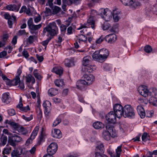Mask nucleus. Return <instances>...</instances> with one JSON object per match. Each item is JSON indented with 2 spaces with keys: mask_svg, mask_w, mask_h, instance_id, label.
Returning a JSON list of instances; mask_svg holds the SVG:
<instances>
[{
  "mask_svg": "<svg viewBox=\"0 0 157 157\" xmlns=\"http://www.w3.org/2000/svg\"><path fill=\"white\" fill-rule=\"evenodd\" d=\"M76 37L78 40V42L79 43H80L81 41L84 42L85 43L87 41V37L82 34L78 35L76 36Z\"/></svg>",
  "mask_w": 157,
  "mask_h": 157,
  "instance_id": "nucleus-23",
  "label": "nucleus"
},
{
  "mask_svg": "<svg viewBox=\"0 0 157 157\" xmlns=\"http://www.w3.org/2000/svg\"><path fill=\"white\" fill-rule=\"evenodd\" d=\"M13 18H12L11 17L10 18V19H9L8 20V25H9L11 26L13 24V22L14 20H15L16 19V17L13 15L12 16Z\"/></svg>",
  "mask_w": 157,
  "mask_h": 157,
  "instance_id": "nucleus-52",
  "label": "nucleus"
},
{
  "mask_svg": "<svg viewBox=\"0 0 157 157\" xmlns=\"http://www.w3.org/2000/svg\"><path fill=\"white\" fill-rule=\"evenodd\" d=\"M106 130H109V131L111 134V137L114 138L117 137V135L116 130L112 125L108 124L106 126Z\"/></svg>",
  "mask_w": 157,
  "mask_h": 157,
  "instance_id": "nucleus-13",
  "label": "nucleus"
},
{
  "mask_svg": "<svg viewBox=\"0 0 157 157\" xmlns=\"http://www.w3.org/2000/svg\"><path fill=\"white\" fill-rule=\"evenodd\" d=\"M22 140L21 138L16 135L11 136L8 140V143L9 144L13 147H15L16 146V143L20 142Z\"/></svg>",
  "mask_w": 157,
  "mask_h": 157,
  "instance_id": "nucleus-7",
  "label": "nucleus"
},
{
  "mask_svg": "<svg viewBox=\"0 0 157 157\" xmlns=\"http://www.w3.org/2000/svg\"><path fill=\"white\" fill-rule=\"evenodd\" d=\"M52 136L55 138H60L62 137V133L61 131L58 129H54V131L52 132Z\"/></svg>",
  "mask_w": 157,
  "mask_h": 157,
  "instance_id": "nucleus-18",
  "label": "nucleus"
},
{
  "mask_svg": "<svg viewBox=\"0 0 157 157\" xmlns=\"http://www.w3.org/2000/svg\"><path fill=\"white\" fill-rule=\"evenodd\" d=\"M43 106L45 109L46 107H48V106H51V103L49 101L46 100L44 101L43 104Z\"/></svg>",
  "mask_w": 157,
  "mask_h": 157,
  "instance_id": "nucleus-54",
  "label": "nucleus"
},
{
  "mask_svg": "<svg viewBox=\"0 0 157 157\" xmlns=\"http://www.w3.org/2000/svg\"><path fill=\"white\" fill-rule=\"evenodd\" d=\"M122 145H121L118 146L116 150V152L117 154L116 157H120V155L121 151Z\"/></svg>",
  "mask_w": 157,
  "mask_h": 157,
  "instance_id": "nucleus-43",
  "label": "nucleus"
},
{
  "mask_svg": "<svg viewBox=\"0 0 157 157\" xmlns=\"http://www.w3.org/2000/svg\"><path fill=\"white\" fill-rule=\"evenodd\" d=\"M82 70H84V71L85 72L91 73L92 71H93V66H89L87 65L84 67V68H83Z\"/></svg>",
  "mask_w": 157,
  "mask_h": 157,
  "instance_id": "nucleus-33",
  "label": "nucleus"
},
{
  "mask_svg": "<svg viewBox=\"0 0 157 157\" xmlns=\"http://www.w3.org/2000/svg\"><path fill=\"white\" fill-rule=\"evenodd\" d=\"M93 126L96 129H101L104 127V124L100 122L97 121L93 124Z\"/></svg>",
  "mask_w": 157,
  "mask_h": 157,
  "instance_id": "nucleus-25",
  "label": "nucleus"
},
{
  "mask_svg": "<svg viewBox=\"0 0 157 157\" xmlns=\"http://www.w3.org/2000/svg\"><path fill=\"white\" fill-rule=\"evenodd\" d=\"M144 50L146 52L149 53L152 51V48L150 45H147L144 47Z\"/></svg>",
  "mask_w": 157,
  "mask_h": 157,
  "instance_id": "nucleus-53",
  "label": "nucleus"
},
{
  "mask_svg": "<svg viewBox=\"0 0 157 157\" xmlns=\"http://www.w3.org/2000/svg\"><path fill=\"white\" fill-rule=\"evenodd\" d=\"M21 72V70L20 68L18 69L17 71V75L16 76L15 78L12 81V84L16 86L20 82V76Z\"/></svg>",
  "mask_w": 157,
  "mask_h": 157,
  "instance_id": "nucleus-16",
  "label": "nucleus"
},
{
  "mask_svg": "<svg viewBox=\"0 0 157 157\" xmlns=\"http://www.w3.org/2000/svg\"><path fill=\"white\" fill-rule=\"evenodd\" d=\"M70 25V24H68L67 26H66L64 25H62L60 26V30L62 33H64L66 32L67 26H68Z\"/></svg>",
  "mask_w": 157,
  "mask_h": 157,
  "instance_id": "nucleus-47",
  "label": "nucleus"
},
{
  "mask_svg": "<svg viewBox=\"0 0 157 157\" xmlns=\"http://www.w3.org/2000/svg\"><path fill=\"white\" fill-rule=\"evenodd\" d=\"M21 4L20 3L17 5H9L6 6V8L8 10L15 11L18 12L21 6Z\"/></svg>",
  "mask_w": 157,
  "mask_h": 157,
  "instance_id": "nucleus-17",
  "label": "nucleus"
},
{
  "mask_svg": "<svg viewBox=\"0 0 157 157\" xmlns=\"http://www.w3.org/2000/svg\"><path fill=\"white\" fill-rule=\"evenodd\" d=\"M22 54L23 56L26 59L29 56L28 52L25 49L22 52Z\"/></svg>",
  "mask_w": 157,
  "mask_h": 157,
  "instance_id": "nucleus-61",
  "label": "nucleus"
},
{
  "mask_svg": "<svg viewBox=\"0 0 157 157\" xmlns=\"http://www.w3.org/2000/svg\"><path fill=\"white\" fill-rule=\"evenodd\" d=\"M116 117L117 115L114 112L111 111L106 115L105 118L109 123L114 124L117 121Z\"/></svg>",
  "mask_w": 157,
  "mask_h": 157,
  "instance_id": "nucleus-9",
  "label": "nucleus"
},
{
  "mask_svg": "<svg viewBox=\"0 0 157 157\" xmlns=\"http://www.w3.org/2000/svg\"><path fill=\"white\" fill-rule=\"evenodd\" d=\"M87 27V26L85 25H82L78 29H80L84 28L82 30L80 31L81 34H85L87 31V29L86 28Z\"/></svg>",
  "mask_w": 157,
  "mask_h": 157,
  "instance_id": "nucleus-44",
  "label": "nucleus"
},
{
  "mask_svg": "<svg viewBox=\"0 0 157 157\" xmlns=\"http://www.w3.org/2000/svg\"><path fill=\"white\" fill-rule=\"evenodd\" d=\"M27 24L29 27L30 33L32 34L37 35L38 30L42 27V24H40L37 25H35L33 23L32 18H29L27 21Z\"/></svg>",
  "mask_w": 157,
  "mask_h": 157,
  "instance_id": "nucleus-3",
  "label": "nucleus"
},
{
  "mask_svg": "<svg viewBox=\"0 0 157 157\" xmlns=\"http://www.w3.org/2000/svg\"><path fill=\"white\" fill-rule=\"evenodd\" d=\"M2 101L6 104L9 103L11 101V100L9 95V93H6L2 95Z\"/></svg>",
  "mask_w": 157,
  "mask_h": 157,
  "instance_id": "nucleus-21",
  "label": "nucleus"
},
{
  "mask_svg": "<svg viewBox=\"0 0 157 157\" xmlns=\"http://www.w3.org/2000/svg\"><path fill=\"white\" fill-rule=\"evenodd\" d=\"M58 93V90L52 88L48 90V93L50 96H54L57 94Z\"/></svg>",
  "mask_w": 157,
  "mask_h": 157,
  "instance_id": "nucleus-31",
  "label": "nucleus"
},
{
  "mask_svg": "<svg viewBox=\"0 0 157 157\" xmlns=\"http://www.w3.org/2000/svg\"><path fill=\"white\" fill-rule=\"evenodd\" d=\"M17 130L18 131V132L23 135L26 134L27 133V131L26 129L20 125Z\"/></svg>",
  "mask_w": 157,
  "mask_h": 157,
  "instance_id": "nucleus-38",
  "label": "nucleus"
},
{
  "mask_svg": "<svg viewBox=\"0 0 157 157\" xmlns=\"http://www.w3.org/2000/svg\"><path fill=\"white\" fill-rule=\"evenodd\" d=\"M150 103L154 106H157V98L154 97H151L149 99Z\"/></svg>",
  "mask_w": 157,
  "mask_h": 157,
  "instance_id": "nucleus-32",
  "label": "nucleus"
},
{
  "mask_svg": "<svg viewBox=\"0 0 157 157\" xmlns=\"http://www.w3.org/2000/svg\"><path fill=\"white\" fill-rule=\"evenodd\" d=\"M91 59V57L89 56H86L83 58L82 64L84 66V67L87 65H88L89 63H90V59Z\"/></svg>",
  "mask_w": 157,
  "mask_h": 157,
  "instance_id": "nucleus-26",
  "label": "nucleus"
},
{
  "mask_svg": "<svg viewBox=\"0 0 157 157\" xmlns=\"http://www.w3.org/2000/svg\"><path fill=\"white\" fill-rule=\"evenodd\" d=\"M55 85L58 87L62 86L64 85V82L63 79H58L54 81Z\"/></svg>",
  "mask_w": 157,
  "mask_h": 157,
  "instance_id": "nucleus-37",
  "label": "nucleus"
},
{
  "mask_svg": "<svg viewBox=\"0 0 157 157\" xmlns=\"http://www.w3.org/2000/svg\"><path fill=\"white\" fill-rule=\"evenodd\" d=\"M117 39L116 35L113 33L107 35L105 37V40L109 43L112 44L117 40Z\"/></svg>",
  "mask_w": 157,
  "mask_h": 157,
  "instance_id": "nucleus-11",
  "label": "nucleus"
},
{
  "mask_svg": "<svg viewBox=\"0 0 157 157\" xmlns=\"http://www.w3.org/2000/svg\"><path fill=\"white\" fill-rule=\"evenodd\" d=\"M61 121V119L60 118L58 117L54 122L52 127H55L59 124Z\"/></svg>",
  "mask_w": 157,
  "mask_h": 157,
  "instance_id": "nucleus-45",
  "label": "nucleus"
},
{
  "mask_svg": "<svg viewBox=\"0 0 157 157\" xmlns=\"http://www.w3.org/2000/svg\"><path fill=\"white\" fill-rule=\"evenodd\" d=\"M11 150V147H6L3 151V153L6 154H9L10 153Z\"/></svg>",
  "mask_w": 157,
  "mask_h": 157,
  "instance_id": "nucleus-46",
  "label": "nucleus"
},
{
  "mask_svg": "<svg viewBox=\"0 0 157 157\" xmlns=\"http://www.w3.org/2000/svg\"><path fill=\"white\" fill-rule=\"evenodd\" d=\"M0 140L1 142V146H5L6 144L7 141V136L4 134H2L0 138Z\"/></svg>",
  "mask_w": 157,
  "mask_h": 157,
  "instance_id": "nucleus-27",
  "label": "nucleus"
},
{
  "mask_svg": "<svg viewBox=\"0 0 157 157\" xmlns=\"http://www.w3.org/2000/svg\"><path fill=\"white\" fill-rule=\"evenodd\" d=\"M41 16L39 14H38L37 16H36L34 17V21L35 23H38L41 20Z\"/></svg>",
  "mask_w": 157,
  "mask_h": 157,
  "instance_id": "nucleus-56",
  "label": "nucleus"
},
{
  "mask_svg": "<svg viewBox=\"0 0 157 157\" xmlns=\"http://www.w3.org/2000/svg\"><path fill=\"white\" fill-rule=\"evenodd\" d=\"M22 117L26 121H29L33 119V115L31 114L29 117H26L24 115H23Z\"/></svg>",
  "mask_w": 157,
  "mask_h": 157,
  "instance_id": "nucleus-50",
  "label": "nucleus"
},
{
  "mask_svg": "<svg viewBox=\"0 0 157 157\" xmlns=\"http://www.w3.org/2000/svg\"><path fill=\"white\" fill-rule=\"evenodd\" d=\"M9 125H10L12 128L14 129L17 130L18 127L20 126V125L15 122L12 121H9L8 123Z\"/></svg>",
  "mask_w": 157,
  "mask_h": 157,
  "instance_id": "nucleus-40",
  "label": "nucleus"
},
{
  "mask_svg": "<svg viewBox=\"0 0 157 157\" xmlns=\"http://www.w3.org/2000/svg\"><path fill=\"white\" fill-rule=\"evenodd\" d=\"M65 65L67 67H70L74 66V63L73 61L67 59L64 61Z\"/></svg>",
  "mask_w": 157,
  "mask_h": 157,
  "instance_id": "nucleus-34",
  "label": "nucleus"
},
{
  "mask_svg": "<svg viewBox=\"0 0 157 157\" xmlns=\"http://www.w3.org/2000/svg\"><path fill=\"white\" fill-rule=\"evenodd\" d=\"M58 149L57 144L55 142L51 143L47 148V152L48 155H52L54 154Z\"/></svg>",
  "mask_w": 157,
  "mask_h": 157,
  "instance_id": "nucleus-8",
  "label": "nucleus"
},
{
  "mask_svg": "<svg viewBox=\"0 0 157 157\" xmlns=\"http://www.w3.org/2000/svg\"><path fill=\"white\" fill-rule=\"evenodd\" d=\"M34 40V36H30L28 37V41L30 44H31L33 43Z\"/></svg>",
  "mask_w": 157,
  "mask_h": 157,
  "instance_id": "nucleus-58",
  "label": "nucleus"
},
{
  "mask_svg": "<svg viewBox=\"0 0 157 157\" xmlns=\"http://www.w3.org/2000/svg\"><path fill=\"white\" fill-rule=\"evenodd\" d=\"M108 21H106L104 22L102 25V27L103 29L104 30L108 29L110 26V24Z\"/></svg>",
  "mask_w": 157,
  "mask_h": 157,
  "instance_id": "nucleus-42",
  "label": "nucleus"
},
{
  "mask_svg": "<svg viewBox=\"0 0 157 157\" xmlns=\"http://www.w3.org/2000/svg\"><path fill=\"white\" fill-rule=\"evenodd\" d=\"M101 55L100 53H98V51H96L93 53L92 57L94 60L99 62L104 61L107 59V58H104L102 55Z\"/></svg>",
  "mask_w": 157,
  "mask_h": 157,
  "instance_id": "nucleus-12",
  "label": "nucleus"
},
{
  "mask_svg": "<svg viewBox=\"0 0 157 157\" xmlns=\"http://www.w3.org/2000/svg\"><path fill=\"white\" fill-rule=\"evenodd\" d=\"M52 71L55 73L56 74L58 75L59 76H60L63 74V69L60 67H55L52 69Z\"/></svg>",
  "mask_w": 157,
  "mask_h": 157,
  "instance_id": "nucleus-20",
  "label": "nucleus"
},
{
  "mask_svg": "<svg viewBox=\"0 0 157 157\" xmlns=\"http://www.w3.org/2000/svg\"><path fill=\"white\" fill-rule=\"evenodd\" d=\"M137 110L138 113H140L144 110L143 108L141 106H138Z\"/></svg>",
  "mask_w": 157,
  "mask_h": 157,
  "instance_id": "nucleus-62",
  "label": "nucleus"
},
{
  "mask_svg": "<svg viewBox=\"0 0 157 157\" xmlns=\"http://www.w3.org/2000/svg\"><path fill=\"white\" fill-rule=\"evenodd\" d=\"M22 98L20 97L19 103L17 105V107L19 109L22 111L26 112L30 110V108L29 105H27L25 107L23 106V104L22 103Z\"/></svg>",
  "mask_w": 157,
  "mask_h": 157,
  "instance_id": "nucleus-15",
  "label": "nucleus"
},
{
  "mask_svg": "<svg viewBox=\"0 0 157 157\" xmlns=\"http://www.w3.org/2000/svg\"><path fill=\"white\" fill-rule=\"evenodd\" d=\"M39 130V128L37 126H36L35 127L30 137V139L33 140L35 137V136L37 135L38 132Z\"/></svg>",
  "mask_w": 157,
  "mask_h": 157,
  "instance_id": "nucleus-30",
  "label": "nucleus"
},
{
  "mask_svg": "<svg viewBox=\"0 0 157 157\" xmlns=\"http://www.w3.org/2000/svg\"><path fill=\"white\" fill-rule=\"evenodd\" d=\"M111 134L109 131V130H104L102 132V137L105 140L108 141L110 140Z\"/></svg>",
  "mask_w": 157,
  "mask_h": 157,
  "instance_id": "nucleus-22",
  "label": "nucleus"
},
{
  "mask_svg": "<svg viewBox=\"0 0 157 157\" xmlns=\"http://www.w3.org/2000/svg\"><path fill=\"white\" fill-rule=\"evenodd\" d=\"M8 114L11 116L15 115L16 114L15 110L13 109H10L7 110Z\"/></svg>",
  "mask_w": 157,
  "mask_h": 157,
  "instance_id": "nucleus-55",
  "label": "nucleus"
},
{
  "mask_svg": "<svg viewBox=\"0 0 157 157\" xmlns=\"http://www.w3.org/2000/svg\"><path fill=\"white\" fill-rule=\"evenodd\" d=\"M63 36L62 35H60L59 36L57 42L58 43H60L62 41L64 40L63 38Z\"/></svg>",
  "mask_w": 157,
  "mask_h": 157,
  "instance_id": "nucleus-64",
  "label": "nucleus"
},
{
  "mask_svg": "<svg viewBox=\"0 0 157 157\" xmlns=\"http://www.w3.org/2000/svg\"><path fill=\"white\" fill-rule=\"evenodd\" d=\"M52 39V37H49L46 40L42 41L41 43V44L43 45L46 47L47 45L48 44L49 41L51 40Z\"/></svg>",
  "mask_w": 157,
  "mask_h": 157,
  "instance_id": "nucleus-49",
  "label": "nucleus"
},
{
  "mask_svg": "<svg viewBox=\"0 0 157 157\" xmlns=\"http://www.w3.org/2000/svg\"><path fill=\"white\" fill-rule=\"evenodd\" d=\"M26 82L28 83L32 82L33 84L35 82V79L31 74L28 75L26 77Z\"/></svg>",
  "mask_w": 157,
  "mask_h": 157,
  "instance_id": "nucleus-35",
  "label": "nucleus"
},
{
  "mask_svg": "<svg viewBox=\"0 0 157 157\" xmlns=\"http://www.w3.org/2000/svg\"><path fill=\"white\" fill-rule=\"evenodd\" d=\"M28 34V33H26L25 32V29H23L22 30H20L18 32V35L19 36H21L23 35L27 34Z\"/></svg>",
  "mask_w": 157,
  "mask_h": 157,
  "instance_id": "nucleus-59",
  "label": "nucleus"
},
{
  "mask_svg": "<svg viewBox=\"0 0 157 157\" xmlns=\"http://www.w3.org/2000/svg\"><path fill=\"white\" fill-rule=\"evenodd\" d=\"M112 16L114 21L117 22L121 18V12L118 10H113L112 12Z\"/></svg>",
  "mask_w": 157,
  "mask_h": 157,
  "instance_id": "nucleus-14",
  "label": "nucleus"
},
{
  "mask_svg": "<svg viewBox=\"0 0 157 157\" xmlns=\"http://www.w3.org/2000/svg\"><path fill=\"white\" fill-rule=\"evenodd\" d=\"M82 78V79L79 80L76 82L77 87L79 89H81L83 86L89 85L91 84L94 79V76L91 74H85Z\"/></svg>",
  "mask_w": 157,
  "mask_h": 157,
  "instance_id": "nucleus-1",
  "label": "nucleus"
},
{
  "mask_svg": "<svg viewBox=\"0 0 157 157\" xmlns=\"http://www.w3.org/2000/svg\"><path fill=\"white\" fill-rule=\"evenodd\" d=\"M22 150L21 148H17L13 150L11 154L12 157H20L21 155Z\"/></svg>",
  "mask_w": 157,
  "mask_h": 157,
  "instance_id": "nucleus-19",
  "label": "nucleus"
},
{
  "mask_svg": "<svg viewBox=\"0 0 157 157\" xmlns=\"http://www.w3.org/2000/svg\"><path fill=\"white\" fill-rule=\"evenodd\" d=\"M52 10L54 13L57 14L60 11L61 9L58 6H55L52 9Z\"/></svg>",
  "mask_w": 157,
  "mask_h": 157,
  "instance_id": "nucleus-51",
  "label": "nucleus"
},
{
  "mask_svg": "<svg viewBox=\"0 0 157 157\" xmlns=\"http://www.w3.org/2000/svg\"><path fill=\"white\" fill-rule=\"evenodd\" d=\"M44 141V135L42 133L41 134L39 137V140L38 141V143L40 144L41 142Z\"/></svg>",
  "mask_w": 157,
  "mask_h": 157,
  "instance_id": "nucleus-57",
  "label": "nucleus"
},
{
  "mask_svg": "<svg viewBox=\"0 0 157 157\" xmlns=\"http://www.w3.org/2000/svg\"><path fill=\"white\" fill-rule=\"evenodd\" d=\"M94 157H108L106 155L104 154L102 152L100 153L98 152H94Z\"/></svg>",
  "mask_w": 157,
  "mask_h": 157,
  "instance_id": "nucleus-41",
  "label": "nucleus"
},
{
  "mask_svg": "<svg viewBox=\"0 0 157 157\" xmlns=\"http://www.w3.org/2000/svg\"><path fill=\"white\" fill-rule=\"evenodd\" d=\"M104 147L102 144H101L96 147L95 152H98L100 153H104Z\"/></svg>",
  "mask_w": 157,
  "mask_h": 157,
  "instance_id": "nucleus-29",
  "label": "nucleus"
},
{
  "mask_svg": "<svg viewBox=\"0 0 157 157\" xmlns=\"http://www.w3.org/2000/svg\"><path fill=\"white\" fill-rule=\"evenodd\" d=\"M74 27L70 26L67 29V33L70 34L72 33V31L74 29Z\"/></svg>",
  "mask_w": 157,
  "mask_h": 157,
  "instance_id": "nucleus-60",
  "label": "nucleus"
},
{
  "mask_svg": "<svg viewBox=\"0 0 157 157\" xmlns=\"http://www.w3.org/2000/svg\"><path fill=\"white\" fill-rule=\"evenodd\" d=\"M46 31L50 35V37L52 38L56 35L58 33V30L56 22H53L50 23L44 29L43 33H45Z\"/></svg>",
  "mask_w": 157,
  "mask_h": 157,
  "instance_id": "nucleus-2",
  "label": "nucleus"
},
{
  "mask_svg": "<svg viewBox=\"0 0 157 157\" xmlns=\"http://www.w3.org/2000/svg\"><path fill=\"white\" fill-rule=\"evenodd\" d=\"M124 115V117L133 118L135 116V110L133 108L129 105H127L123 107Z\"/></svg>",
  "mask_w": 157,
  "mask_h": 157,
  "instance_id": "nucleus-4",
  "label": "nucleus"
},
{
  "mask_svg": "<svg viewBox=\"0 0 157 157\" xmlns=\"http://www.w3.org/2000/svg\"><path fill=\"white\" fill-rule=\"evenodd\" d=\"M122 3L125 6H132L133 3V0H121Z\"/></svg>",
  "mask_w": 157,
  "mask_h": 157,
  "instance_id": "nucleus-39",
  "label": "nucleus"
},
{
  "mask_svg": "<svg viewBox=\"0 0 157 157\" xmlns=\"http://www.w3.org/2000/svg\"><path fill=\"white\" fill-rule=\"evenodd\" d=\"M9 36L8 35L6 34L3 36L2 40L0 41V47L4 46L6 43L8 42Z\"/></svg>",
  "mask_w": 157,
  "mask_h": 157,
  "instance_id": "nucleus-24",
  "label": "nucleus"
},
{
  "mask_svg": "<svg viewBox=\"0 0 157 157\" xmlns=\"http://www.w3.org/2000/svg\"><path fill=\"white\" fill-rule=\"evenodd\" d=\"M87 22L88 24L91 25V27L92 29H95V22L92 17H89Z\"/></svg>",
  "mask_w": 157,
  "mask_h": 157,
  "instance_id": "nucleus-36",
  "label": "nucleus"
},
{
  "mask_svg": "<svg viewBox=\"0 0 157 157\" xmlns=\"http://www.w3.org/2000/svg\"><path fill=\"white\" fill-rule=\"evenodd\" d=\"M101 17L106 21H108L112 16V12L108 9H101L100 10Z\"/></svg>",
  "mask_w": 157,
  "mask_h": 157,
  "instance_id": "nucleus-5",
  "label": "nucleus"
},
{
  "mask_svg": "<svg viewBox=\"0 0 157 157\" xmlns=\"http://www.w3.org/2000/svg\"><path fill=\"white\" fill-rule=\"evenodd\" d=\"M113 112L118 118L120 119L124 115L123 107L120 104H116L113 107Z\"/></svg>",
  "mask_w": 157,
  "mask_h": 157,
  "instance_id": "nucleus-6",
  "label": "nucleus"
},
{
  "mask_svg": "<svg viewBox=\"0 0 157 157\" xmlns=\"http://www.w3.org/2000/svg\"><path fill=\"white\" fill-rule=\"evenodd\" d=\"M138 90L140 94L145 97L148 95H151V93L149 91L147 87L145 86H141L138 88Z\"/></svg>",
  "mask_w": 157,
  "mask_h": 157,
  "instance_id": "nucleus-10",
  "label": "nucleus"
},
{
  "mask_svg": "<svg viewBox=\"0 0 157 157\" xmlns=\"http://www.w3.org/2000/svg\"><path fill=\"white\" fill-rule=\"evenodd\" d=\"M36 57L38 60L40 62H42L44 60V57L43 56H40L39 55L36 54Z\"/></svg>",
  "mask_w": 157,
  "mask_h": 157,
  "instance_id": "nucleus-63",
  "label": "nucleus"
},
{
  "mask_svg": "<svg viewBox=\"0 0 157 157\" xmlns=\"http://www.w3.org/2000/svg\"><path fill=\"white\" fill-rule=\"evenodd\" d=\"M98 53H100L101 55H102L104 58H107L109 55V52L106 49H102L98 51Z\"/></svg>",
  "mask_w": 157,
  "mask_h": 157,
  "instance_id": "nucleus-28",
  "label": "nucleus"
},
{
  "mask_svg": "<svg viewBox=\"0 0 157 157\" xmlns=\"http://www.w3.org/2000/svg\"><path fill=\"white\" fill-rule=\"evenodd\" d=\"M51 111V106H48L44 109V114L46 116H48Z\"/></svg>",
  "mask_w": 157,
  "mask_h": 157,
  "instance_id": "nucleus-48",
  "label": "nucleus"
}]
</instances>
